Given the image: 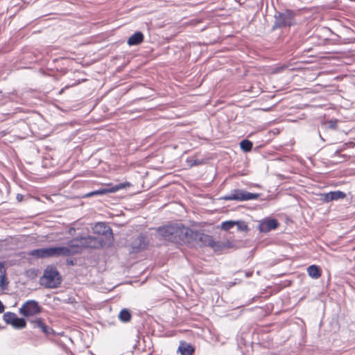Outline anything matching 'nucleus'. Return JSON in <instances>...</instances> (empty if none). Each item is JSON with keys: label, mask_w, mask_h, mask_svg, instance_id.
I'll return each mask as SVG.
<instances>
[{"label": "nucleus", "mask_w": 355, "mask_h": 355, "mask_svg": "<svg viewBox=\"0 0 355 355\" xmlns=\"http://www.w3.org/2000/svg\"><path fill=\"white\" fill-rule=\"evenodd\" d=\"M11 325L15 329H22L26 327V322L24 318L17 317Z\"/></svg>", "instance_id": "20"}, {"label": "nucleus", "mask_w": 355, "mask_h": 355, "mask_svg": "<svg viewBox=\"0 0 355 355\" xmlns=\"http://www.w3.org/2000/svg\"><path fill=\"white\" fill-rule=\"evenodd\" d=\"M337 123H338L337 120H330L328 121L329 127L331 129H336Z\"/></svg>", "instance_id": "27"}, {"label": "nucleus", "mask_w": 355, "mask_h": 355, "mask_svg": "<svg viewBox=\"0 0 355 355\" xmlns=\"http://www.w3.org/2000/svg\"><path fill=\"white\" fill-rule=\"evenodd\" d=\"M132 314L128 309H123L119 314V319L122 322H128L131 320Z\"/></svg>", "instance_id": "19"}, {"label": "nucleus", "mask_w": 355, "mask_h": 355, "mask_svg": "<svg viewBox=\"0 0 355 355\" xmlns=\"http://www.w3.org/2000/svg\"><path fill=\"white\" fill-rule=\"evenodd\" d=\"M69 250L65 246L35 249L28 252L30 256L40 259L69 257Z\"/></svg>", "instance_id": "2"}, {"label": "nucleus", "mask_w": 355, "mask_h": 355, "mask_svg": "<svg viewBox=\"0 0 355 355\" xmlns=\"http://www.w3.org/2000/svg\"><path fill=\"white\" fill-rule=\"evenodd\" d=\"M7 284L6 282V270L3 263V268L0 271V287L4 288Z\"/></svg>", "instance_id": "23"}, {"label": "nucleus", "mask_w": 355, "mask_h": 355, "mask_svg": "<svg viewBox=\"0 0 355 355\" xmlns=\"http://www.w3.org/2000/svg\"><path fill=\"white\" fill-rule=\"evenodd\" d=\"M148 238L144 234H140L131 243L132 250L131 252L137 253L144 249L148 246Z\"/></svg>", "instance_id": "11"}, {"label": "nucleus", "mask_w": 355, "mask_h": 355, "mask_svg": "<svg viewBox=\"0 0 355 355\" xmlns=\"http://www.w3.org/2000/svg\"><path fill=\"white\" fill-rule=\"evenodd\" d=\"M129 182L120 183L114 186H107V187L101 188L99 189L89 192L83 195V198H89L94 196H103L109 193H114L120 189L125 188L129 186Z\"/></svg>", "instance_id": "8"}, {"label": "nucleus", "mask_w": 355, "mask_h": 355, "mask_svg": "<svg viewBox=\"0 0 355 355\" xmlns=\"http://www.w3.org/2000/svg\"><path fill=\"white\" fill-rule=\"evenodd\" d=\"M5 310V306L2 302L0 300V313H2Z\"/></svg>", "instance_id": "30"}, {"label": "nucleus", "mask_w": 355, "mask_h": 355, "mask_svg": "<svg viewBox=\"0 0 355 355\" xmlns=\"http://www.w3.org/2000/svg\"><path fill=\"white\" fill-rule=\"evenodd\" d=\"M197 164H198V161H197V160H195V161L193 162V163H192L191 165V166H193V165H197Z\"/></svg>", "instance_id": "33"}, {"label": "nucleus", "mask_w": 355, "mask_h": 355, "mask_svg": "<svg viewBox=\"0 0 355 355\" xmlns=\"http://www.w3.org/2000/svg\"><path fill=\"white\" fill-rule=\"evenodd\" d=\"M17 317L16 313L8 311L4 313L3 319L6 324H12Z\"/></svg>", "instance_id": "21"}, {"label": "nucleus", "mask_w": 355, "mask_h": 355, "mask_svg": "<svg viewBox=\"0 0 355 355\" xmlns=\"http://www.w3.org/2000/svg\"><path fill=\"white\" fill-rule=\"evenodd\" d=\"M223 244L225 245V249L230 248L232 247V243L230 241H227L225 242H223Z\"/></svg>", "instance_id": "28"}, {"label": "nucleus", "mask_w": 355, "mask_h": 355, "mask_svg": "<svg viewBox=\"0 0 355 355\" xmlns=\"http://www.w3.org/2000/svg\"><path fill=\"white\" fill-rule=\"evenodd\" d=\"M178 351L180 352L181 355H192L194 349L191 345L182 343L178 347Z\"/></svg>", "instance_id": "18"}, {"label": "nucleus", "mask_w": 355, "mask_h": 355, "mask_svg": "<svg viewBox=\"0 0 355 355\" xmlns=\"http://www.w3.org/2000/svg\"><path fill=\"white\" fill-rule=\"evenodd\" d=\"M94 231L95 233H97L98 235H108L110 239H113V234L112 229L107 225L105 223H97L94 228Z\"/></svg>", "instance_id": "14"}, {"label": "nucleus", "mask_w": 355, "mask_h": 355, "mask_svg": "<svg viewBox=\"0 0 355 355\" xmlns=\"http://www.w3.org/2000/svg\"><path fill=\"white\" fill-rule=\"evenodd\" d=\"M42 308L39 303L33 300L26 301L19 309V313L25 316H34L41 313Z\"/></svg>", "instance_id": "7"}, {"label": "nucleus", "mask_w": 355, "mask_h": 355, "mask_svg": "<svg viewBox=\"0 0 355 355\" xmlns=\"http://www.w3.org/2000/svg\"><path fill=\"white\" fill-rule=\"evenodd\" d=\"M259 194L248 192L243 189H234L230 193L221 197L224 200L247 201L257 200Z\"/></svg>", "instance_id": "5"}, {"label": "nucleus", "mask_w": 355, "mask_h": 355, "mask_svg": "<svg viewBox=\"0 0 355 355\" xmlns=\"http://www.w3.org/2000/svg\"><path fill=\"white\" fill-rule=\"evenodd\" d=\"M236 223L235 225L237 226V228L239 230H241V231H248V227L245 222L236 221Z\"/></svg>", "instance_id": "26"}, {"label": "nucleus", "mask_w": 355, "mask_h": 355, "mask_svg": "<svg viewBox=\"0 0 355 355\" xmlns=\"http://www.w3.org/2000/svg\"><path fill=\"white\" fill-rule=\"evenodd\" d=\"M85 248H99L104 244L102 236H87L83 237Z\"/></svg>", "instance_id": "9"}, {"label": "nucleus", "mask_w": 355, "mask_h": 355, "mask_svg": "<svg viewBox=\"0 0 355 355\" xmlns=\"http://www.w3.org/2000/svg\"><path fill=\"white\" fill-rule=\"evenodd\" d=\"M252 143L248 139H244L240 143L241 148L245 152L250 151L252 148Z\"/></svg>", "instance_id": "24"}, {"label": "nucleus", "mask_w": 355, "mask_h": 355, "mask_svg": "<svg viewBox=\"0 0 355 355\" xmlns=\"http://www.w3.org/2000/svg\"><path fill=\"white\" fill-rule=\"evenodd\" d=\"M188 227L182 223H175L157 229L160 239L175 243H186Z\"/></svg>", "instance_id": "1"}, {"label": "nucleus", "mask_w": 355, "mask_h": 355, "mask_svg": "<svg viewBox=\"0 0 355 355\" xmlns=\"http://www.w3.org/2000/svg\"><path fill=\"white\" fill-rule=\"evenodd\" d=\"M71 231H75L74 228H71V229H70V230H69V233H71Z\"/></svg>", "instance_id": "34"}, {"label": "nucleus", "mask_w": 355, "mask_h": 355, "mask_svg": "<svg viewBox=\"0 0 355 355\" xmlns=\"http://www.w3.org/2000/svg\"><path fill=\"white\" fill-rule=\"evenodd\" d=\"M275 27L282 28L291 26L295 24V13L291 10L278 12L275 15Z\"/></svg>", "instance_id": "6"}, {"label": "nucleus", "mask_w": 355, "mask_h": 355, "mask_svg": "<svg viewBox=\"0 0 355 355\" xmlns=\"http://www.w3.org/2000/svg\"><path fill=\"white\" fill-rule=\"evenodd\" d=\"M307 272L309 277L313 279H318L321 276L320 268L315 265H311L307 268Z\"/></svg>", "instance_id": "17"}, {"label": "nucleus", "mask_w": 355, "mask_h": 355, "mask_svg": "<svg viewBox=\"0 0 355 355\" xmlns=\"http://www.w3.org/2000/svg\"><path fill=\"white\" fill-rule=\"evenodd\" d=\"M144 38V34L140 31H137L128 38L127 43L130 46H137L143 42Z\"/></svg>", "instance_id": "16"}, {"label": "nucleus", "mask_w": 355, "mask_h": 355, "mask_svg": "<svg viewBox=\"0 0 355 355\" xmlns=\"http://www.w3.org/2000/svg\"><path fill=\"white\" fill-rule=\"evenodd\" d=\"M209 247L216 252H221L225 249V245L223 244V242L215 241L214 239H212Z\"/></svg>", "instance_id": "22"}, {"label": "nucleus", "mask_w": 355, "mask_h": 355, "mask_svg": "<svg viewBox=\"0 0 355 355\" xmlns=\"http://www.w3.org/2000/svg\"><path fill=\"white\" fill-rule=\"evenodd\" d=\"M22 198H23V196H22V195H21V194H18V195L17 196V199L19 201L21 200H22Z\"/></svg>", "instance_id": "32"}, {"label": "nucleus", "mask_w": 355, "mask_h": 355, "mask_svg": "<svg viewBox=\"0 0 355 355\" xmlns=\"http://www.w3.org/2000/svg\"><path fill=\"white\" fill-rule=\"evenodd\" d=\"M212 239V236L208 234L188 227L186 241L187 243L195 242L200 247L209 246Z\"/></svg>", "instance_id": "4"}, {"label": "nucleus", "mask_w": 355, "mask_h": 355, "mask_svg": "<svg viewBox=\"0 0 355 355\" xmlns=\"http://www.w3.org/2000/svg\"><path fill=\"white\" fill-rule=\"evenodd\" d=\"M322 196L323 201L329 202L333 200L343 199L346 197V194L341 191H334L324 193Z\"/></svg>", "instance_id": "15"}, {"label": "nucleus", "mask_w": 355, "mask_h": 355, "mask_svg": "<svg viewBox=\"0 0 355 355\" xmlns=\"http://www.w3.org/2000/svg\"><path fill=\"white\" fill-rule=\"evenodd\" d=\"M31 323L33 325V328L39 329L45 335H49L53 334V330L50 327L45 324L42 318H37L34 320H31Z\"/></svg>", "instance_id": "13"}, {"label": "nucleus", "mask_w": 355, "mask_h": 355, "mask_svg": "<svg viewBox=\"0 0 355 355\" xmlns=\"http://www.w3.org/2000/svg\"><path fill=\"white\" fill-rule=\"evenodd\" d=\"M236 221H232V220L224 221L221 224V228L223 230L227 231V230L232 229L236 225Z\"/></svg>", "instance_id": "25"}, {"label": "nucleus", "mask_w": 355, "mask_h": 355, "mask_svg": "<svg viewBox=\"0 0 355 355\" xmlns=\"http://www.w3.org/2000/svg\"><path fill=\"white\" fill-rule=\"evenodd\" d=\"M279 225L277 220L275 218H266L259 224V230L261 232H268L276 229Z\"/></svg>", "instance_id": "12"}, {"label": "nucleus", "mask_w": 355, "mask_h": 355, "mask_svg": "<svg viewBox=\"0 0 355 355\" xmlns=\"http://www.w3.org/2000/svg\"><path fill=\"white\" fill-rule=\"evenodd\" d=\"M66 247L69 252V256L80 253L85 248L83 237H77L69 241Z\"/></svg>", "instance_id": "10"}, {"label": "nucleus", "mask_w": 355, "mask_h": 355, "mask_svg": "<svg viewBox=\"0 0 355 355\" xmlns=\"http://www.w3.org/2000/svg\"><path fill=\"white\" fill-rule=\"evenodd\" d=\"M253 271H245V277L246 278L250 277L252 275Z\"/></svg>", "instance_id": "29"}, {"label": "nucleus", "mask_w": 355, "mask_h": 355, "mask_svg": "<svg viewBox=\"0 0 355 355\" xmlns=\"http://www.w3.org/2000/svg\"><path fill=\"white\" fill-rule=\"evenodd\" d=\"M67 263L69 265H71V266L74 265V261L73 260H67Z\"/></svg>", "instance_id": "31"}, {"label": "nucleus", "mask_w": 355, "mask_h": 355, "mask_svg": "<svg viewBox=\"0 0 355 355\" xmlns=\"http://www.w3.org/2000/svg\"><path fill=\"white\" fill-rule=\"evenodd\" d=\"M41 284L48 288H55L61 284V277L58 271L53 267H47L40 279Z\"/></svg>", "instance_id": "3"}]
</instances>
